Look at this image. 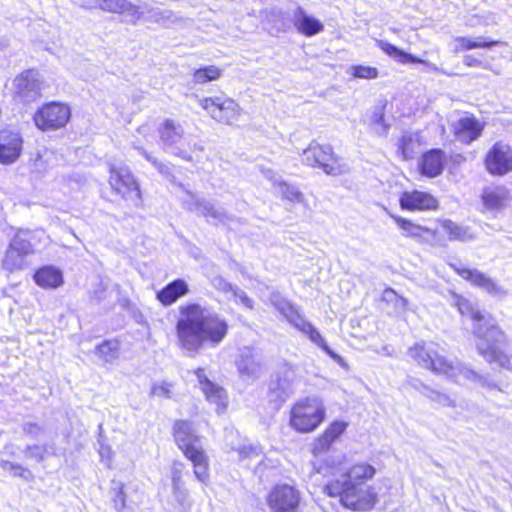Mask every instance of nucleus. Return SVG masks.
<instances>
[{
  "label": "nucleus",
  "mask_w": 512,
  "mask_h": 512,
  "mask_svg": "<svg viewBox=\"0 0 512 512\" xmlns=\"http://www.w3.org/2000/svg\"><path fill=\"white\" fill-rule=\"evenodd\" d=\"M175 336L181 350L198 353L205 345L217 347L229 333V323L216 313H207L196 301H187L177 308Z\"/></svg>",
  "instance_id": "nucleus-1"
},
{
  "label": "nucleus",
  "mask_w": 512,
  "mask_h": 512,
  "mask_svg": "<svg viewBox=\"0 0 512 512\" xmlns=\"http://www.w3.org/2000/svg\"><path fill=\"white\" fill-rule=\"evenodd\" d=\"M451 306L457 310L461 317L470 320L473 324V333L477 339L476 349L489 363H498L506 366L509 357L502 349L507 337L503 329L494 320L491 314L481 310L472 300L454 290L449 291Z\"/></svg>",
  "instance_id": "nucleus-2"
},
{
  "label": "nucleus",
  "mask_w": 512,
  "mask_h": 512,
  "mask_svg": "<svg viewBox=\"0 0 512 512\" xmlns=\"http://www.w3.org/2000/svg\"><path fill=\"white\" fill-rule=\"evenodd\" d=\"M326 410L316 397H304L296 400L289 411V426L300 434L314 432L324 422Z\"/></svg>",
  "instance_id": "nucleus-3"
},
{
  "label": "nucleus",
  "mask_w": 512,
  "mask_h": 512,
  "mask_svg": "<svg viewBox=\"0 0 512 512\" xmlns=\"http://www.w3.org/2000/svg\"><path fill=\"white\" fill-rule=\"evenodd\" d=\"M36 234L29 229H18L10 240L3 258L4 270L13 273L22 270L28 256L36 252L38 244Z\"/></svg>",
  "instance_id": "nucleus-4"
},
{
  "label": "nucleus",
  "mask_w": 512,
  "mask_h": 512,
  "mask_svg": "<svg viewBox=\"0 0 512 512\" xmlns=\"http://www.w3.org/2000/svg\"><path fill=\"white\" fill-rule=\"evenodd\" d=\"M72 118L70 105L53 100L41 104L34 112L32 121L41 132H55L64 129Z\"/></svg>",
  "instance_id": "nucleus-5"
},
{
  "label": "nucleus",
  "mask_w": 512,
  "mask_h": 512,
  "mask_svg": "<svg viewBox=\"0 0 512 512\" xmlns=\"http://www.w3.org/2000/svg\"><path fill=\"white\" fill-rule=\"evenodd\" d=\"M199 105L212 120L223 125H233L242 115L240 104L225 93L203 97Z\"/></svg>",
  "instance_id": "nucleus-6"
},
{
  "label": "nucleus",
  "mask_w": 512,
  "mask_h": 512,
  "mask_svg": "<svg viewBox=\"0 0 512 512\" xmlns=\"http://www.w3.org/2000/svg\"><path fill=\"white\" fill-rule=\"evenodd\" d=\"M303 162L331 175L342 173L345 166L342 158L333 152L332 147L317 142H311L303 151Z\"/></svg>",
  "instance_id": "nucleus-7"
},
{
  "label": "nucleus",
  "mask_w": 512,
  "mask_h": 512,
  "mask_svg": "<svg viewBox=\"0 0 512 512\" xmlns=\"http://www.w3.org/2000/svg\"><path fill=\"white\" fill-rule=\"evenodd\" d=\"M265 502L270 512H299L301 492L295 485L276 483L268 490Z\"/></svg>",
  "instance_id": "nucleus-8"
},
{
  "label": "nucleus",
  "mask_w": 512,
  "mask_h": 512,
  "mask_svg": "<svg viewBox=\"0 0 512 512\" xmlns=\"http://www.w3.org/2000/svg\"><path fill=\"white\" fill-rule=\"evenodd\" d=\"M109 186L112 192L124 201H141L142 192L138 181L127 167L109 168Z\"/></svg>",
  "instance_id": "nucleus-9"
},
{
  "label": "nucleus",
  "mask_w": 512,
  "mask_h": 512,
  "mask_svg": "<svg viewBox=\"0 0 512 512\" xmlns=\"http://www.w3.org/2000/svg\"><path fill=\"white\" fill-rule=\"evenodd\" d=\"M486 172L495 177H503L512 172V146L498 140L487 150L483 158Z\"/></svg>",
  "instance_id": "nucleus-10"
},
{
  "label": "nucleus",
  "mask_w": 512,
  "mask_h": 512,
  "mask_svg": "<svg viewBox=\"0 0 512 512\" xmlns=\"http://www.w3.org/2000/svg\"><path fill=\"white\" fill-rule=\"evenodd\" d=\"M46 83L40 72L35 68L26 69L14 79V95L22 100H38L43 97L42 90Z\"/></svg>",
  "instance_id": "nucleus-11"
},
{
  "label": "nucleus",
  "mask_w": 512,
  "mask_h": 512,
  "mask_svg": "<svg viewBox=\"0 0 512 512\" xmlns=\"http://www.w3.org/2000/svg\"><path fill=\"white\" fill-rule=\"evenodd\" d=\"M399 206L408 212H431L440 208V201L431 192L413 189L400 194Z\"/></svg>",
  "instance_id": "nucleus-12"
},
{
  "label": "nucleus",
  "mask_w": 512,
  "mask_h": 512,
  "mask_svg": "<svg viewBox=\"0 0 512 512\" xmlns=\"http://www.w3.org/2000/svg\"><path fill=\"white\" fill-rule=\"evenodd\" d=\"M448 164L447 153L441 148L424 151L417 161V172L421 177L433 179L443 174Z\"/></svg>",
  "instance_id": "nucleus-13"
},
{
  "label": "nucleus",
  "mask_w": 512,
  "mask_h": 512,
  "mask_svg": "<svg viewBox=\"0 0 512 512\" xmlns=\"http://www.w3.org/2000/svg\"><path fill=\"white\" fill-rule=\"evenodd\" d=\"M484 129L485 123L473 114L465 115L451 124V133L454 139L463 145H470L478 140Z\"/></svg>",
  "instance_id": "nucleus-14"
},
{
  "label": "nucleus",
  "mask_w": 512,
  "mask_h": 512,
  "mask_svg": "<svg viewBox=\"0 0 512 512\" xmlns=\"http://www.w3.org/2000/svg\"><path fill=\"white\" fill-rule=\"evenodd\" d=\"M206 401L216 406L217 412H223L228 406V394L224 387L211 381L203 367H197L193 370Z\"/></svg>",
  "instance_id": "nucleus-15"
},
{
  "label": "nucleus",
  "mask_w": 512,
  "mask_h": 512,
  "mask_svg": "<svg viewBox=\"0 0 512 512\" xmlns=\"http://www.w3.org/2000/svg\"><path fill=\"white\" fill-rule=\"evenodd\" d=\"M23 150V138L19 131L11 127L0 130V163L8 165L14 163Z\"/></svg>",
  "instance_id": "nucleus-16"
},
{
  "label": "nucleus",
  "mask_w": 512,
  "mask_h": 512,
  "mask_svg": "<svg viewBox=\"0 0 512 512\" xmlns=\"http://www.w3.org/2000/svg\"><path fill=\"white\" fill-rule=\"evenodd\" d=\"M181 453L191 463L195 478L203 484H208L210 479V462L204 447L197 443L183 449Z\"/></svg>",
  "instance_id": "nucleus-17"
},
{
  "label": "nucleus",
  "mask_w": 512,
  "mask_h": 512,
  "mask_svg": "<svg viewBox=\"0 0 512 512\" xmlns=\"http://www.w3.org/2000/svg\"><path fill=\"white\" fill-rule=\"evenodd\" d=\"M281 313L285 315L287 320L300 332L307 335L308 338L317 344L324 351L331 353L328 345L324 341L320 332L308 321H306L299 313V311L290 303L286 308L281 309Z\"/></svg>",
  "instance_id": "nucleus-18"
},
{
  "label": "nucleus",
  "mask_w": 512,
  "mask_h": 512,
  "mask_svg": "<svg viewBox=\"0 0 512 512\" xmlns=\"http://www.w3.org/2000/svg\"><path fill=\"white\" fill-rule=\"evenodd\" d=\"M326 494L336 498L345 510L352 509V478L350 470L340 474V478H334L325 486Z\"/></svg>",
  "instance_id": "nucleus-19"
},
{
  "label": "nucleus",
  "mask_w": 512,
  "mask_h": 512,
  "mask_svg": "<svg viewBox=\"0 0 512 512\" xmlns=\"http://www.w3.org/2000/svg\"><path fill=\"white\" fill-rule=\"evenodd\" d=\"M424 145L421 131L405 132L396 142V153L403 161H411L416 158Z\"/></svg>",
  "instance_id": "nucleus-20"
},
{
  "label": "nucleus",
  "mask_w": 512,
  "mask_h": 512,
  "mask_svg": "<svg viewBox=\"0 0 512 512\" xmlns=\"http://www.w3.org/2000/svg\"><path fill=\"white\" fill-rule=\"evenodd\" d=\"M389 216L401 231L402 236L405 238L413 239L417 242L423 243L427 236H434L436 234V231L426 226H422L412 219L396 214H389Z\"/></svg>",
  "instance_id": "nucleus-21"
},
{
  "label": "nucleus",
  "mask_w": 512,
  "mask_h": 512,
  "mask_svg": "<svg viewBox=\"0 0 512 512\" xmlns=\"http://www.w3.org/2000/svg\"><path fill=\"white\" fill-rule=\"evenodd\" d=\"M348 423L343 421H333L328 427L318 435L313 443L311 451L314 455L328 451L332 444L338 440L346 431Z\"/></svg>",
  "instance_id": "nucleus-22"
},
{
  "label": "nucleus",
  "mask_w": 512,
  "mask_h": 512,
  "mask_svg": "<svg viewBox=\"0 0 512 512\" xmlns=\"http://www.w3.org/2000/svg\"><path fill=\"white\" fill-rule=\"evenodd\" d=\"M189 293L188 282L183 278H176L156 292V299L162 306L169 307Z\"/></svg>",
  "instance_id": "nucleus-23"
},
{
  "label": "nucleus",
  "mask_w": 512,
  "mask_h": 512,
  "mask_svg": "<svg viewBox=\"0 0 512 512\" xmlns=\"http://www.w3.org/2000/svg\"><path fill=\"white\" fill-rule=\"evenodd\" d=\"M486 211H499L510 201L509 190L503 185H491L483 189L480 196Z\"/></svg>",
  "instance_id": "nucleus-24"
},
{
  "label": "nucleus",
  "mask_w": 512,
  "mask_h": 512,
  "mask_svg": "<svg viewBox=\"0 0 512 512\" xmlns=\"http://www.w3.org/2000/svg\"><path fill=\"white\" fill-rule=\"evenodd\" d=\"M450 268L460 278L469 282L472 286L485 289L489 293L497 291V285L495 282L477 269H471L457 264H450Z\"/></svg>",
  "instance_id": "nucleus-25"
},
{
  "label": "nucleus",
  "mask_w": 512,
  "mask_h": 512,
  "mask_svg": "<svg viewBox=\"0 0 512 512\" xmlns=\"http://www.w3.org/2000/svg\"><path fill=\"white\" fill-rule=\"evenodd\" d=\"M172 437L180 451L200 441V436L193 431L192 422L186 419H177L173 422Z\"/></svg>",
  "instance_id": "nucleus-26"
},
{
  "label": "nucleus",
  "mask_w": 512,
  "mask_h": 512,
  "mask_svg": "<svg viewBox=\"0 0 512 512\" xmlns=\"http://www.w3.org/2000/svg\"><path fill=\"white\" fill-rule=\"evenodd\" d=\"M33 280L42 289H57L64 283L62 271L53 265H43L33 274Z\"/></svg>",
  "instance_id": "nucleus-27"
},
{
  "label": "nucleus",
  "mask_w": 512,
  "mask_h": 512,
  "mask_svg": "<svg viewBox=\"0 0 512 512\" xmlns=\"http://www.w3.org/2000/svg\"><path fill=\"white\" fill-rule=\"evenodd\" d=\"M293 25L297 32L306 37H312L324 30V24L319 19L307 14L302 8L295 11Z\"/></svg>",
  "instance_id": "nucleus-28"
},
{
  "label": "nucleus",
  "mask_w": 512,
  "mask_h": 512,
  "mask_svg": "<svg viewBox=\"0 0 512 512\" xmlns=\"http://www.w3.org/2000/svg\"><path fill=\"white\" fill-rule=\"evenodd\" d=\"M380 302L389 315H400L409 310L408 300L390 287L383 290Z\"/></svg>",
  "instance_id": "nucleus-29"
},
{
  "label": "nucleus",
  "mask_w": 512,
  "mask_h": 512,
  "mask_svg": "<svg viewBox=\"0 0 512 512\" xmlns=\"http://www.w3.org/2000/svg\"><path fill=\"white\" fill-rule=\"evenodd\" d=\"M378 501L373 487H356L354 484V511L366 512L374 508Z\"/></svg>",
  "instance_id": "nucleus-30"
},
{
  "label": "nucleus",
  "mask_w": 512,
  "mask_h": 512,
  "mask_svg": "<svg viewBox=\"0 0 512 512\" xmlns=\"http://www.w3.org/2000/svg\"><path fill=\"white\" fill-rule=\"evenodd\" d=\"M379 48L386 55L394 58L400 64H426L424 59L407 53L389 42H380Z\"/></svg>",
  "instance_id": "nucleus-31"
},
{
  "label": "nucleus",
  "mask_w": 512,
  "mask_h": 512,
  "mask_svg": "<svg viewBox=\"0 0 512 512\" xmlns=\"http://www.w3.org/2000/svg\"><path fill=\"white\" fill-rule=\"evenodd\" d=\"M379 48L386 55L394 58L400 64H426L424 59L407 53L389 42H380Z\"/></svg>",
  "instance_id": "nucleus-32"
},
{
  "label": "nucleus",
  "mask_w": 512,
  "mask_h": 512,
  "mask_svg": "<svg viewBox=\"0 0 512 512\" xmlns=\"http://www.w3.org/2000/svg\"><path fill=\"white\" fill-rule=\"evenodd\" d=\"M455 42L454 51L456 53L479 48H492L500 44V41L494 39H472L465 36L456 37Z\"/></svg>",
  "instance_id": "nucleus-33"
},
{
  "label": "nucleus",
  "mask_w": 512,
  "mask_h": 512,
  "mask_svg": "<svg viewBox=\"0 0 512 512\" xmlns=\"http://www.w3.org/2000/svg\"><path fill=\"white\" fill-rule=\"evenodd\" d=\"M157 132L160 140L169 146L183 135L181 126L172 119H165L158 127Z\"/></svg>",
  "instance_id": "nucleus-34"
},
{
  "label": "nucleus",
  "mask_w": 512,
  "mask_h": 512,
  "mask_svg": "<svg viewBox=\"0 0 512 512\" xmlns=\"http://www.w3.org/2000/svg\"><path fill=\"white\" fill-rule=\"evenodd\" d=\"M223 75L222 68L216 65H206L195 69L192 73L194 84L203 85L208 82L216 81Z\"/></svg>",
  "instance_id": "nucleus-35"
},
{
  "label": "nucleus",
  "mask_w": 512,
  "mask_h": 512,
  "mask_svg": "<svg viewBox=\"0 0 512 512\" xmlns=\"http://www.w3.org/2000/svg\"><path fill=\"white\" fill-rule=\"evenodd\" d=\"M434 352L429 351L425 347V343H415L408 349L409 357L417 364L425 369L427 368Z\"/></svg>",
  "instance_id": "nucleus-36"
},
{
  "label": "nucleus",
  "mask_w": 512,
  "mask_h": 512,
  "mask_svg": "<svg viewBox=\"0 0 512 512\" xmlns=\"http://www.w3.org/2000/svg\"><path fill=\"white\" fill-rule=\"evenodd\" d=\"M100 9L111 13L123 14L133 10L134 6L128 0H96Z\"/></svg>",
  "instance_id": "nucleus-37"
},
{
  "label": "nucleus",
  "mask_w": 512,
  "mask_h": 512,
  "mask_svg": "<svg viewBox=\"0 0 512 512\" xmlns=\"http://www.w3.org/2000/svg\"><path fill=\"white\" fill-rule=\"evenodd\" d=\"M453 364L449 362L445 357L434 352L431 361L427 366V370H430L434 374L450 375L453 372Z\"/></svg>",
  "instance_id": "nucleus-38"
},
{
  "label": "nucleus",
  "mask_w": 512,
  "mask_h": 512,
  "mask_svg": "<svg viewBox=\"0 0 512 512\" xmlns=\"http://www.w3.org/2000/svg\"><path fill=\"white\" fill-rule=\"evenodd\" d=\"M439 224L447 235L449 241H463L466 238V230L450 219L439 220Z\"/></svg>",
  "instance_id": "nucleus-39"
},
{
  "label": "nucleus",
  "mask_w": 512,
  "mask_h": 512,
  "mask_svg": "<svg viewBox=\"0 0 512 512\" xmlns=\"http://www.w3.org/2000/svg\"><path fill=\"white\" fill-rule=\"evenodd\" d=\"M172 492L176 498L183 499L186 496V489L183 480V473L180 469L173 468L171 471Z\"/></svg>",
  "instance_id": "nucleus-40"
},
{
  "label": "nucleus",
  "mask_w": 512,
  "mask_h": 512,
  "mask_svg": "<svg viewBox=\"0 0 512 512\" xmlns=\"http://www.w3.org/2000/svg\"><path fill=\"white\" fill-rule=\"evenodd\" d=\"M240 461L249 462L259 458L262 454L261 449L253 445H244L237 449Z\"/></svg>",
  "instance_id": "nucleus-41"
},
{
  "label": "nucleus",
  "mask_w": 512,
  "mask_h": 512,
  "mask_svg": "<svg viewBox=\"0 0 512 512\" xmlns=\"http://www.w3.org/2000/svg\"><path fill=\"white\" fill-rule=\"evenodd\" d=\"M375 473V468L370 464L360 463L354 465V480H369L374 477Z\"/></svg>",
  "instance_id": "nucleus-42"
},
{
  "label": "nucleus",
  "mask_w": 512,
  "mask_h": 512,
  "mask_svg": "<svg viewBox=\"0 0 512 512\" xmlns=\"http://www.w3.org/2000/svg\"><path fill=\"white\" fill-rule=\"evenodd\" d=\"M150 394L154 397L170 398L172 395V384L169 382H157L151 386Z\"/></svg>",
  "instance_id": "nucleus-43"
},
{
  "label": "nucleus",
  "mask_w": 512,
  "mask_h": 512,
  "mask_svg": "<svg viewBox=\"0 0 512 512\" xmlns=\"http://www.w3.org/2000/svg\"><path fill=\"white\" fill-rule=\"evenodd\" d=\"M354 77L363 79H375L378 77V70L376 67L356 65L354 66Z\"/></svg>",
  "instance_id": "nucleus-44"
},
{
  "label": "nucleus",
  "mask_w": 512,
  "mask_h": 512,
  "mask_svg": "<svg viewBox=\"0 0 512 512\" xmlns=\"http://www.w3.org/2000/svg\"><path fill=\"white\" fill-rule=\"evenodd\" d=\"M281 193L283 200H287L292 203H300L303 201V194L289 185H285Z\"/></svg>",
  "instance_id": "nucleus-45"
},
{
  "label": "nucleus",
  "mask_w": 512,
  "mask_h": 512,
  "mask_svg": "<svg viewBox=\"0 0 512 512\" xmlns=\"http://www.w3.org/2000/svg\"><path fill=\"white\" fill-rule=\"evenodd\" d=\"M11 471L14 477L21 478L25 481H32L34 479V475L30 469L19 463L11 465Z\"/></svg>",
  "instance_id": "nucleus-46"
},
{
  "label": "nucleus",
  "mask_w": 512,
  "mask_h": 512,
  "mask_svg": "<svg viewBox=\"0 0 512 512\" xmlns=\"http://www.w3.org/2000/svg\"><path fill=\"white\" fill-rule=\"evenodd\" d=\"M118 342L116 340H105L96 347V351L100 355H106L110 352H114L117 349Z\"/></svg>",
  "instance_id": "nucleus-47"
},
{
  "label": "nucleus",
  "mask_w": 512,
  "mask_h": 512,
  "mask_svg": "<svg viewBox=\"0 0 512 512\" xmlns=\"http://www.w3.org/2000/svg\"><path fill=\"white\" fill-rule=\"evenodd\" d=\"M45 450V446H40L37 444L28 445L26 447V452H34L31 454V457L38 462H42L45 459Z\"/></svg>",
  "instance_id": "nucleus-48"
},
{
  "label": "nucleus",
  "mask_w": 512,
  "mask_h": 512,
  "mask_svg": "<svg viewBox=\"0 0 512 512\" xmlns=\"http://www.w3.org/2000/svg\"><path fill=\"white\" fill-rule=\"evenodd\" d=\"M463 63L466 67H481L482 61L473 54H468L463 57Z\"/></svg>",
  "instance_id": "nucleus-49"
},
{
  "label": "nucleus",
  "mask_w": 512,
  "mask_h": 512,
  "mask_svg": "<svg viewBox=\"0 0 512 512\" xmlns=\"http://www.w3.org/2000/svg\"><path fill=\"white\" fill-rule=\"evenodd\" d=\"M117 501L120 503V508H124L126 506V494L123 487H120L117 492Z\"/></svg>",
  "instance_id": "nucleus-50"
},
{
  "label": "nucleus",
  "mask_w": 512,
  "mask_h": 512,
  "mask_svg": "<svg viewBox=\"0 0 512 512\" xmlns=\"http://www.w3.org/2000/svg\"><path fill=\"white\" fill-rule=\"evenodd\" d=\"M17 463H14V462H10V461H7V460H2L0 462V467L3 468V469H9L11 471V465H16Z\"/></svg>",
  "instance_id": "nucleus-51"
},
{
  "label": "nucleus",
  "mask_w": 512,
  "mask_h": 512,
  "mask_svg": "<svg viewBox=\"0 0 512 512\" xmlns=\"http://www.w3.org/2000/svg\"><path fill=\"white\" fill-rule=\"evenodd\" d=\"M443 397H444L446 400H449V397H448V396L443 395Z\"/></svg>",
  "instance_id": "nucleus-52"
},
{
  "label": "nucleus",
  "mask_w": 512,
  "mask_h": 512,
  "mask_svg": "<svg viewBox=\"0 0 512 512\" xmlns=\"http://www.w3.org/2000/svg\"><path fill=\"white\" fill-rule=\"evenodd\" d=\"M333 476H334L335 478H338L336 473H333Z\"/></svg>",
  "instance_id": "nucleus-53"
},
{
  "label": "nucleus",
  "mask_w": 512,
  "mask_h": 512,
  "mask_svg": "<svg viewBox=\"0 0 512 512\" xmlns=\"http://www.w3.org/2000/svg\"><path fill=\"white\" fill-rule=\"evenodd\" d=\"M333 476H334L335 478H338L336 473H333Z\"/></svg>",
  "instance_id": "nucleus-54"
}]
</instances>
